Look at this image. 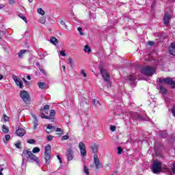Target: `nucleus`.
Wrapping results in <instances>:
<instances>
[{
    "mask_svg": "<svg viewBox=\"0 0 175 175\" xmlns=\"http://www.w3.org/2000/svg\"><path fill=\"white\" fill-rule=\"evenodd\" d=\"M28 157L31 159V161H33L34 162L39 163V158H38L36 155L32 153V152L29 151V149L23 150L22 153L23 159H27Z\"/></svg>",
    "mask_w": 175,
    "mask_h": 175,
    "instance_id": "obj_1",
    "label": "nucleus"
},
{
    "mask_svg": "<svg viewBox=\"0 0 175 175\" xmlns=\"http://www.w3.org/2000/svg\"><path fill=\"white\" fill-rule=\"evenodd\" d=\"M159 84H168L171 86V88H175V82L173 81V79L170 77H167L165 79L159 78Z\"/></svg>",
    "mask_w": 175,
    "mask_h": 175,
    "instance_id": "obj_2",
    "label": "nucleus"
},
{
    "mask_svg": "<svg viewBox=\"0 0 175 175\" xmlns=\"http://www.w3.org/2000/svg\"><path fill=\"white\" fill-rule=\"evenodd\" d=\"M141 73H142L145 76H152V75L155 73V68L150 66H146L142 68Z\"/></svg>",
    "mask_w": 175,
    "mask_h": 175,
    "instance_id": "obj_3",
    "label": "nucleus"
},
{
    "mask_svg": "<svg viewBox=\"0 0 175 175\" xmlns=\"http://www.w3.org/2000/svg\"><path fill=\"white\" fill-rule=\"evenodd\" d=\"M20 96L26 105H29L31 102V96H29V93L25 90H21L20 92Z\"/></svg>",
    "mask_w": 175,
    "mask_h": 175,
    "instance_id": "obj_4",
    "label": "nucleus"
},
{
    "mask_svg": "<svg viewBox=\"0 0 175 175\" xmlns=\"http://www.w3.org/2000/svg\"><path fill=\"white\" fill-rule=\"evenodd\" d=\"M162 170V163L159 161H155L153 162L152 167V172L154 174L159 173Z\"/></svg>",
    "mask_w": 175,
    "mask_h": 175,
    "instance_id": "obj_5",
    "label": "nucleus"
},
{
    "mask_svg": "<svg viewBox=\"0 0 175 175\" xmlns=\"http://www.w3.org/2000/svg\"><path fill=\"white\" fill-rule=\"evenodd\" d=\"M94 163L96 167V172H99L100 169H103V165H102V163L99 161V158L98 157V154H94L93 156Z\"/></svg>",
    "mask_w": 175,
    "mask_h": 175,
    "instance_id": "obj_6",
    "label": "nucleus"
},
{
    "mask_svg": "<svg viewBox=\"0 0 175 175\" xmlns=\"http://www.w3.org/2000/svg\"><path fill=\"white\" fill-rule=\"evenodd\" d=\"M44 155L45 161H47L51 159V146L50 144L46 146Z\"/></svg>",
    "mask_w": 175,
    "mask_h": 175,
    "instance_id": "obj_7",
    "label": "nucleus"
},
{
    "mask_svg": "<svg viewBox=\"0 0 175 175\" xmlns=\"http://www.w3.org/2000/svg\"><path fill=\"white\" fill-rule=\"evenodd\" d=\"M100 73L102 75L105 81H106L107 83H109V81H110V75H109L106 69L101 67L100 69Z\"/></svg>",
    "mask_w": 175,
    "mask_h": 175,
    "instance_id": "obj_8",
    "label": "nucleus"
},
{
    "mask_svg": "<svg viewBox=\"0 0 175 175\" xmlns=\"http://www.w3.org/2000/svg\"><path fill=\"white\" fill-rule=\"evenodd\" d=\"M79 148L81 157H83V158H85V157H87V149L85 148V144H84L83 142H79Z\"/></svg>",
    "mask_w": 175,
    "mask_h": 175,
    "instance_id": "obj_9",
    "label": "nucleus"
},
{
    "mask_svg": "<svg viewBox=\"0 0 175 175\" xmlns=\"http://www.w3.org/2000/svg\"><path fill=\"white\" fill-rule=\"evenodd\" d=\"M66 156L67 158V161H73V158H75V152H73V149H72V148H68L66 150Z\"/></svg>",
    "mask_w": 175,
    "mask_h": 175,
    "instance_id": "obj_10",
    "label": "nucleus"
},
{
    "mask_svg": "<svg viewBox=\"0 0 175 175\" xmlns=\"http://www.w3.org/2000/svg\"><path fill=\"white\" fill-rule=\"evenodd\" d=\"M172 18V16L169 12H165L163 17V23L165 25H168L170 24V19Z\"/></svg>",
    "mask_w": 175,
    "mask_h": 175,
    "instance_id": "obj_11",
    "label": "nucleus"
},
{
    "mask_svg": "<svg viewBox=\"0 0 175 175\" xmlns=\"http://www.w3.org/2000/svg\"><path fill=\"white\" fill-rule=\"evenodd\" d=\"M14 81H15L16 85L19 87L20 88H24V85L23 84V81L20 80V78L16 75L13 77Z\"/></svg>",
    "mask_w": 175,
    "mask_h": 175,
    "instance_id": "obj_12",
    "label": "nucleus"
},
{
    "mask_svg": "<svg viewBox=\"0 0 175 175\" xmlns=\"http://www.w3.org/2000/svg\"><path fill=\"white\" fill-rule=\"evenodd\" d=\"M16 133L17 136H19L20 137H23L25 135V129L23 128H19L16 131Z\"/></svg>",
    "mask_w": 175,
    "mask_h": 175,
    "instance_id": "obj_13",
    "label": "nucleus"
},
{
    "mask_svg": "<svg viewBox=\"0 0 175 175\" xmlns=\"http://www.w3.org/2000/svg\"><path fill=\"white\" fill-rule=\"evenodd\" d=\"M99 148V145L97 144L94 143L93 145L91 146L92 151L93 154H96L98 152V148Z\"/></svg>",
    "mask_w": 175,
    "mask_h": 175,
    "instance_id": "obj_14",
    "label": "nucleus"
},
{
    "mask_svg": "<svg viewBox=\"0 0 175 175\" xmlns=\"http://www.w3.org/2000/svg\"><path fill=\"white\" fill-rule=\"evenodd\" d=\"M10 140V135L9 134H6L5 135V137L3 138V141L5 144H8Z\"/></svg>",
    "mask_w": 175,
    "mask_h": 175,
    "instance_id": "obj_15",
    "label": "nucleus"
},
{
    "mask_svg": "<svg viewBox=\"0 0 175 175\" xmlns=\"http://www.w3.org/2000/svg\"><path fill=\"white\" fill-rule=\"evenodd\" d=\"M50 42L51 43H52V44H55V46H57V44H58V40L55 37H51Z\"/></svg>",
    "mask_w": 175,
    "mask_h": 175,
    "instance_id": "obj_16",
    "label": "nucleus"
},
{
    "mask_svg": "<svg viewBox=\"0 0 175 175\" xmlns=\"http://www.w3.org/2000/svg\"><path fill=\"white\" fill-rule=\"evenodd\" d=\"M55 132H60V133H56L57 136H59V137H61V136H62V135H64V131H62V129H61V128H57L55 130Z\"/></svg>",
    "mask_w": 175,
    "mask_h": 175,
    "instance_id": "obj_17",
    "label": "nucleus"
},
{
    "mask_svg": "<svg viewBox=\"0 0 175 175\" xmlns=\"http://www.w3.org/2000/svg\"><path fill=\"white\" fill-rule=\"evenodd\" d=\"M128 80H129V81H131V83L135 82L136 81V75H131L129 77Z\"/></svg>",
    "mask_w": 175,
    "mask_h": 175,
    "instance_id": "obj_18",
    "label": "nucleus"
},
{
    "mask_svg": "<svg viewBox=\"0 0 175 175\" xmlns=\"http://www.w3.org/2000/svg\"><path fill=\"white\" fill-rule=\"evenodd\" d=\"M33 124V129L34 131H36V129H38V125H39V123H38V118H36V117L34 118Z\"/></svg>",
    "mask_w": 175,
    "mask_h": 175,
    "instance_id": "obj_19",
    "label": "nucleus"
},
{
    "mask_svg": "<svg viewBox=\"0 0 175 175\" xmlns=\"http://www.w3.org/2000/svg\"><path fill=\"white\" fill-rule=\"evenodd\" d=\"M37 84L40 90H44L46 88V83L44 82H38Z\"/></svg>",
    "mask_w": 175,
    "mask_h": 175,
    "instance_id": "obj_20",
    "label": "nucleus"
},
{
    "mask_svg": "<svg viewBox=\"0 0 175 175\" xmlns=\"http://www.w3.org/2000/svg\"><path fill=\"white\" fill-rule=\"evenodd\" d=\"M54 116H55V110L51 109L50 116H48V117H50L49 120H54Z\"/></svg>",
    "mask_w": 175,
    "mask_h": 175,
    "instance_id": "obj_21",
    "label": "nucleus"
},
{
    "mask_svg": "<svg viewBox=\"0 0 175 175\" xmlns=\"http://www.w3.org/2000/svg\"><path fill=\"white\" fill-rule=\"evenodd\" d=\"M159 88H160V94H163V95H166L167 90L162 86H159Z\"/></svg>",
    "mask_w": 175,
    "mask_h": 175,
    "instance_id": "obj_22",
    "label": "nucleus"
},
{
    "mask_svg": "<svg viewBox=\"0 0 175 175\" xmlns=\"http://www.w3.org/2000/svg\"><path fill=\"white\" fill-rule=\"evenodd\" d=\"M59 24H61V25L62 26V29H68V25H66L65 21L62 20L59 21Z\"/></svg>",
    "mask_w": 175,
    "mask_h": 175,
    "instance_id": "obj_23",
    "label": "nucleus"
},
{
    "mask_svg": "<svg viewBox=\"0 0 175 175\" xmlns=\"http://www.w3.org/2000/svg\"><path fill=\"white\" fill-rule=\"evenodd\" d=\"M49 110H50V105H46L43 108V111H45V114H49Z\"/></svg>",
    "mask_w": 175,
    "mask_h": 175,
    "instance_id": "obj_24",
    "label": "nucleus"
},
{
    "mask_svg": "<svg viewBox=\"0 0 175 175\" xmlns=\"http://www.w3.org/2000/svg\"><path fill=\"white\" fill-rule=\"evenodd\" d=\"M27 53V50H21L19 53H18V55L20 58H23V55Z\"/></svg>",
    "mask_w": 175,
    "mask_h": 175,
    "instance_id": "obj_25",
    "label": "nucleus"
},
{
    "mask_svg": "<svg viewBox=\"0 0 175 175\" xmlns=\"http://www.w3.org/2000/svg\"><path fill=\"white\" fill-rule=\"evenodd\" d=\"M39 72L42 75L43 77H46V76H47V72L44 69L39 68Z\"/></svg>",
    "mask_w": 175,
    "mask_h": 175,
    "instance_id": "obj_26",
    "label": "nucleus"
},
{
    "mask_svg": "<svg viewBox=\"0 0 175 175\" xmlns=\"http://www.w3.org/2000/svg\"><path fill=\"white\" fill-rule=\"evenodd\" d=\"M83 51H85V53H91V48L90 47V46H88V44H86L85 46Z\"/></svg>",
    "mask_w": 175,
    "mask_h": 175,
    "instance_id": "obj_27",
    "label": "nucleus"
},
{
    "mask_svg": "<svg viewBox=\"0 0 175 175\" xmlns=\"http://www.w3.org/2000/svg\"><path fill=\"white\" fill-rule=\"evenodd\" d=\"M38 23H40V24H46V17L42 16L39 20Z\"/></svg>",
    "mask_w": 175,
    "mask_h": 175,
    "instance_id": "obj_28",
    "label": "nucleus"
},
{
    "mask_svg": "<svg viewBox=\"0 0 175 175\" xmlns=\"http://www.w3.org/2000/svg\"><path fill=\"white\" fill-rule=\"evenodd\" d=\"M18 17H20V18L23 20V21H25V23H26V24H27V23H28V21L27 20V17H25L24 15H23V14H19Z\"/></svg>",
    "mask_w": 175,
    "mask_h": 175,
    "instance_id": "obj_29",
    "label": "nucleus"
},
{
    "mask_svg": "<svg viewBox=\"0 0 175 175\" xmlns=\"http://www.w3.org/2000/svg\"><path fill=\"white\" fill-rule=\"evenodd\" d=\"M37 12L39 14H41V16H44V14L46 13L44 10H43V9L42 8H38L37 10Z\"/></svg>",
    "mask_w": 175,
    "mask_h": 175,
    "instance_id": "obj_30",
    "label": "nucleus"
},
{
    "mask_svg": "<svg viewBox=\"0 0 175 175\" xmlns=\"http://www.w3.org/2000/svg\"><path fill=\"white\" fill-rule=\"evenodd\" d=\"M2 131L4 132V133H8L9 132V129L6 127L5 124H3L2 126Z\"/></svg>",
    "mask_w": 175,
    "mask_h": 175,
    "instance_id": "obj_31",
    "label": "nucleus"
},
{
    "mask_svg": "<svg viewBox=\"0 0 175 175\" xmlns=\"http://www.w3.org/2000/svg\"><path fill=\"white\" fill-rule=\"evenodd\" d=\"M33 154H37L38 152H40V148L38 147H34L32 150Z\"/></svg>",
    "mask_w": 175,
    "mask_h": 175,
    "instance_id": "obj_32",
    "label": "nucleus"
},
{
    "mask_svg": "<svg viewBox=\"0 0 175 175\" xmlns=\"http://www.w3.org/2000/svg\"><path fill=\"white\" fill-rule=\"evenodd\" d=\"M83 172L87 175H90V169H88V167H87V165L83 166Z\"/></svg>",
    "mask_w": 175,
    "mask_h": 175,
    "instance_id": "obj_33",
    "label": "nucleus"
},
{
    "mask_svg": "<svg viewBox=\"0 0 175 175\" xmlns=\"http://www.w3.org/2000/svg\"><path fill=\"white\" fill-rule=\"evenodd\" d=\"M46 129H49V131H55V128L54 127V126H51L50 124H48L46 126Z\"/></svg>",
    "mask_w": 175,
    "mask_h": 175,
    "instance_id": "obj_34",
    "label": "nucleus"
},
{
    "mask_svg": "<svg viewBox=\"0 0 175 175\" xmlns=\"http://www.w3.org/2000/svg\"><path fill=\"white\" fill-rule=\"evenodd\" d=\"M41 118H45L46 120H50V117L49 116H46L44 113L40 114Z\"/></svg>",
    "mask_w": 175,
    "mask_h": 175,
    "instance_id": "obj_35",
    "label": "nucleus"
},
{
    "mask_svg": "<svg viewBox=\"0 0 175 175\" xmlns=\"http://www.w3.org/2000/svg\"><path fill=\"white\" fill-rule=\"evenodd\" d=\"M27 143H29V144H35L36 141L33 139H30L27 140Z\"/></svg>",
    "mask_w": 175,
    "mask_h": 175,
    "instance_id": "obj_36",
    "label": "nucleus"
},
{
    "mask_svg": "<svg viewBox=\"0 0 175 175\" xmlns=\"http://www.w3.org/2000/svg\"><path fill=\"white\" fill-rule=\"evenodd\" d=\"M137 118L138 120H139V121H144V118H143V116H142L140 114H137Z\"/></svg>",
    "mask_w": 175,
    "mask_h": 175,
    "instance_id": "obj_37",
    "label": "nucleus"
},
{
    "mask_svg": "<svg viewBox=\"0 0 175 175\" xmlns=\"http://www.w3.org/2000/svg\"><path fill=\"white\" fill-rule=\"evenodd\" d=\"M62 140H69V135H66L62 137Z\"/></svg>",
    "mask_w": 175,
    "mask_h": 175,
    "instance_id": "obj_38",
    "label": "nucleus"
},
{
    "mask_svg": "<svg viewBox=\"0 0 175 175\" xmlns=\"http://www.w3.org/2000/svg\"><path fill=\"white\" fill-rule=\"evenodd\" d=\"M46 139L49 142H51L54 139V137L53 135H48L46 136Z\"/></svg>",
    "mask_w": 175,
    "mask_h": 175,
    "instance_id": "obj_39",
    "label": "nucleus"
},
{
    "mask_svg": "<svg viewBox=\"0 0 175 175\" xmlns=\"http://www.w3.org/2000/svg\"><path fill=\"white\" fill-rule=\"evenodd\" d=\"M3 120L4 121L6 122L8 121H9V117L8 116H6V114H3Z\"/></svg>",
    "mask_w": 175,
    "mask_h": 175,
    "instance_id": "obj_40",
    "label": "nucleus"
},
{
    "mask_svg": "<svg viewBox=\"0 0 175 175\" xmlns=\"http://www.w3.org/2000/svg\"><path fill=\"white\" fill-rule=\"evenodd\" d=\"M118 154H122V148H121V146L118 147Z\"/></svg>",
    "mask_w": 175,
    "mask_h": 175,
    "instance_id": "obj_41",
    "label": "nucleus"
},
{
    "mask_svg": "<svg viewBox=\"0 0 175 175\" xmlns=\"http://www.w3.org/2000/svg\"><path fill=\"white\" fill-rule=\"evenodd\" d=\"M77 29H78V31H79L80 35H84V33H83V32L81 31H83V28H81V27H79Z\"/></svg>",
    "mask_w": 175,
    "mask_h": 175,
    "instance_id": "obj_42",
    "label": "nucleus"
},
{
    "mask_svg": "<svg viewBox=\"0 0 175 175\" xmlns=\"http://www.w3.org/2000/svg\"><path fill=\"white\" fill-rule=\"evenodd\" d=\"M81 75H83V77H87V72L84 70H81Z\"/></svg>",
    "mask_w": 175,
    "mask_h": 175,
    "instance_id": "obj_43",
    "label": "nucleus"
},
{
    "mask_svg": "<svg viewBox=\"0 0 175 175\" xmlns=\"http://www.w3.org/2000/svg\"><path fill=\"white\" fill-rule=\"evenodd\" d=\"M60 55H62V57H66V53H65V51H61Z\"/></svg>",
    "mask_w": 175,
    "mask_h": 175,
    "instance_id": "obj_44",
    "label": "nucleus"
},
{
    "mask_svg": "<svg viewBox=\"0 0 175 175\" xmlns=\"http://www.w3.org/2000/svg\"><path fill=\"white\" fill-rule=\"evenodd\" d=\"M154 44H155V42H154L153 41H148V46H154Z\"/></svg>",
    "mask_w": 175,
    "mask_h": 175,
    "instance_id": "obj_45",
    "label": "nucleus"
},
{
    "mask_svg": "<svg viewBox=\"0 0 175 175\" xmlns=\"http://www.w3.org/2000/svg\"><path fill=\"white\" fill-rule=\"evenodd\" d=\"M8 2L10 5H14V3H16V1L14 0H9Z\"/></svg>",
    "mask_w": 175,
    "mask_h": 175,
    "instance_id": "obj_46",
    "label": "nucleus"
},
{
    "mask_svg": "<svg viewBox=\"0 0 175 175\" xmlns=\"http://www.w3.org/2000/svg\"><path fill=\"white\" fill-rule=\"evenodd\" d=\"M110 129L112 132H114L116 129V126H111Z\"/></svg>",
    "mask_w": 175,
    "mask_h": 175,
    "instance_id": "obj_47",
    "label": "nucleus"
},
{
    "mask_svg": "<svg viewBox=\"0 0 175 175\" xmlns=\"http://www.w3.org/2000/svg\"><path fill=\"white\" fill-rule=\"evenodd\" d=\"M172 173H174V174H175V163H174L172 164Z\"/></svg>",
    "mask_w": 175,
    "mask_h": 175,
    "instance_id": "obj_48",
    "label": "nucleus"
},
{
    "mask_svg": "<svg viewBox=\"0 0 175 175\" xmlns=\"http://www.w3.org/2000/svg\"><path fill=\"white\" fill-rule=\"evenodd\" d=\"M98 103H99V101L98 100H96V99L93 100V104L95 105V106H96Z\"/></svg>",
    "mask_w": 175,
    "mask_h": 175,
    "instance_id": "obj_49",
    "label": "nucleus"
},
{
    "mask_svg": "<svg viewBox=\"0 0 175 175\" xmlns=\"http://www.w3.org/2000/svg\"><path fill=\"white\" fill-rule=\"evenodd\" d=\"M161 135L163 139H165L167 136V134L166 133H162Z\"/></svg>",
    "mask_w": 175,
    "mask_h": 175,
    "instance_id": "obj_50",
    "label": "nucleus"
},
{
    "mask_svg": "<svg viewBox=\"0 0 175 175\" xmlns=\"http://www.w3.org/2000/svg\"><path fill=\"white\" fill-rule=\"evenodd\" d=\"M21 146V144L20 142H17L16 144H15V146L16 147V148H20Z\"/></svg>",
    "mask_w": 175,
    "mask_h": 175,
    "instance_id": "obj_51",
    "label": "nucleus"
},
{
    "mask_svg": "<svg viewBox=\"0 0 175 175\" xmlns=\"http://www.w3.org/2000/svg\"><path fill=\"white\" fill-rule=\"evenodd\" d=\"M23 81L25 83V84H29V82L28 81H27V79H25V78H23L22 79Z\"/></svg>",
    "mask_w": 175,
    "mask_h": 175,
    "instance_id": "obj_52",
    "label": "nucleus"
},
{
    "mask_svg": "<svg viewBox=\"0 0 175 175\" xmlns=\"http://www.w3.org/2000/svg\"><path fill=\"white\" fill-rule=\"evenodd\" d=\"M68 62L70 64L73 65V60L72 59V58H68Z\"/></svg>",
    "mask_w": 175,
    "mask_h": 175,
    "instance_id": "obj_53",
    "label": "nucleus"
},
{
    "mask_svg": "<svg viewBox=\"0 0 175 175\" xmlns=\"http://www.w3.org/2000/svg\"><path fill=\"white\" fill-rule=\"evenodd\" d=\"M57 159L59 161L60 163H62V159L61 158V157H59V155L57 156Z\"/></svg>",
    "mask_w": 175,
    "mask_h": 175,
    "instance_id": "obj_54",
    "label": "nucleus"
},
{
    "mask_svg": "<svg viewBox=\"0 0 175 175\" xmlns=\"http://www.w3.org/2000/svg\"><path fill=\"white\" fill-rule=\"evenodd\" d=\"M2 38H3V35H2V31L0 30V40H2Z\"/></svg>",
    "mask_w": 175,
    "mask_h": 175,
    "instance_id": "obj_55",
    "label": "nucleus"
},
{
    "mask_svg": "<svg viewBox=\"0 0 175 175\" xmlns=\"http://www.w3.org/2000/svg\"><path fill=\"white\" fill-rule=\"evenodd\" d=\"M3 8H5V4H0V9H3Z\"/></svg>",
    "mask_w": 175,
    "mask_h": 175,
    "instance_id": "obj_56",
    "label": "nucleus"
},
{
    "mask_svg": "<svg viewBox=\"0 0 175 175\" xmlns=\"http://www.w3.org/2000/svg\"><path fill=\"white\" fill-rule=\"evenodd\" d=\"M0 172H3V167H2V165H0Z\"/></svg>",
    "mask_w": 175,
    "mask_h": 175,
    "instance_id": "obj_57",
    "label": "nucleus"
},
{
    "mask_svg": "<svg viewBox=\"0 0 175 175\" xmlns=\"http://www.w3.org/2000/svg\"><path fill=\"white\" fill-rule=\"evenodd\" d=\"M27 80H31V76L27 75Z\"/></svg>",
    "mask_w": 175,
    "mask_h": 175,
    "instance_id": "obj_58",
    "label": "nucleus"
},
{
    "mask_svg": "<svg viewBox=\"0 0 175 175\" xmlns=\"http://www.w3.org/2000/svg\"><path fill=\"white\" fill-rule=\"evenodd\" d=\"M62 68H63V70H64V71L66 69V67H65V66H62Z\"/></svg>",
    "mask_w": 175,
    "mask_h": 175,
    "instance_id": "obj_59",
    "label": "nucleus"
},
{
    "mask_svg": "<svg viewBox=\"0 0 175 175\" xmlns=\"http://www.w3.org/2000/svg\"><path fill=\"white\" fill-rule=\"evenodd\" d=\"M2 79H3V75H0V80H2Z\"/></svg>",
    "mask_w": 175,
    "mask_h": 175,
    "instance_id": "obj_60",
    "label": "nucleus"
},
{
    "mask_svg": "<svg viewBox=\"0 0 175 175\" xmlns=\"http://www.w3.org/2000/svg\"><path fill=\"white\" fill-rule=\"evenodd\" d=\"M0 175H3V174L2 173V171H0Z\"/></svg>",
    "mask_w": 175,
    "mask_h": 175,
    "instance_id": "obj_61",
    "label": "nucleus"
},
{
    "mask_svg": "<svg viewBox=\"0 0 175 175\" xmlns=\"http://www.w3.org/2000/svg\"><path fill=\"white\" fill-rule=\"evenodd\" d=\"M46 132L48 133H51V132L48 131L47 130H46Z\"/></svg>",
    "mask_w": 175,
    "mask_h": 175,
    "instance_id": "obj_62",
    "label": "nucleus"
},
{
    "mask_svg": "<svg viewBox=\"0 0 175 175\" xmlns=\"http://www.w3.org/2000/svg\"><path fill=\"white\" fill-rule=\"evenodd\" d=\"M33 0H29V2H33Z\"/></svg>",
    "mask_w": 175,
    "mask_h": 175,
    "instance_id": "obj_63",
    "label": "nucleus"
},
{
    "mask_svg": "<svg viewBox=\"0 0 175 175\" xmlns=\"http://www.w3.org/2000/svg\"><path fill=\"white\" fill-rule=\"evenodd\" d=\"M90 167H94V165H90Z\"/></svg>",
    "mask_w": 175,
    "mask_h": 175,
    "instance_id": "obj_64",
    "label": "nucleus"
}]
</instances>
